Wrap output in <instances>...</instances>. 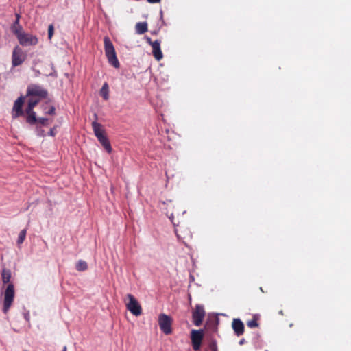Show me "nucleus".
Here are the masks:
<instances>
[{
	"mask_svg": "<svg viewBox=\"0 0 351 351\" xmlns=\"http://www.w3.org/2000/svg\"><path fill=\"white\" fill-rule=\"evenodd\" d=\"M95 120L92 123V128L94 134L97 138L99 142L104 147L108 153H111L112 151L110 143L105 134V131L103 129L101 124L97 121V115L95 114Z\"/></svg>",
	"mask_w": 351,
	"mask_h": 351,
	"instance_id": "obj_1",
	"label": "nucleus"
},
{
	"mask_svg": "<svg viewBox=\"0 0 351 351\" xmlns=\"http://www.w3.org/2000/svg\"><path fill=\"white\" fill-rule=\"evenodd\" d=\"M104 42L105 53L109 64L113 66L114 68H119L120 64L117 59L115 49L112 43L108 36L104 37Z\"/></svg>",
	"mask_w": 351,
	"mask_h": 351,
	"instance_id": "obj_2",
	"label": "nucleus"
},
{
	"mask_svg": "<svg viewBox=\"0 0 351 351\" xmlns=\"http://www.w3.org/2000/svg\"><path fill=\"white\" fill-rule=\"evenodd\" d=\"M14 298V287L13 284H9L3 293V312L7 313L12 304Z\"/></svg>",
	"mask_w": 351,
	"mask_h": 351,
	"instance_id": "obj_3",
	"label": "nucleus"
},
{
	"mask_svg": "<svg viewBox=\"0 0 351 351\" xmlns=\"http://www.w3.org/2000/svg\"><path fill=\"white\" fill-rule=\"evenodd\" d=\"M158 324L161 331L165 335L172 332V319L169 315L161 313L158 316Z\"/></svg>",
	"mask_w": 351,
	"mask_h": 351,
	"instance_id": "obj_4",
	"label": "nucleus"
},
{
	"mask_svg": "<svg viewBox=\"0 0 351 351\" xmlns=\"http://www.w3.org/2000/svg\"><path fill=\"white\" fill-rule=\"evenodd\" d=\"M129 301L126 303L127 309L135 316H138L142 313V308L136 299L130 293L127 295Z\"/></svg>",
	"mask_w": 351,
	"mask_h": 351,
	"instance_id": "obj_5",
	"label": "nucleus"
},
{
	"mask_svg": "<svg viewBox=\"0 0 351 351\" xmlns=\"http://www.w3.org/2000/svg\"><path fill=\"white\" fill-rule=\"evenodd\" d=\"M26 56L23 53L21 48L19 46H16L12 51V64L14 67L23 64L25 60Z\"/></svg>",
	"mask_w": 351,
	"mask_h": 351,
	"instance_id": "obj_6",
	"label": "nucleus"
},
{
	"mask_svg": "<svg viewBox=\"0 0 351 351\" xmlns=\"http://www.w3.org/2000/svg\"><path fill=\"white\" fill-rule=\"evenodd\" d=\"M204 338V331L202 330H192L191 339L193 348L195 351L200 349L202 339Z\"/></svg>",
	"mask_w": 351,
	"mask_h": 351,
	"instance_id": "obj_7",
	"label": "nucleus"
},
{
	"mask_svg": "<svg viewBox=\"0 0 351 351\" xmlns=\"http://www.w3.org/2000/svg\"><path fill=\"white\" fill-rule=\"evenodd\" d=\"M205 316V311L204 306L200 304H197L193 312V322L196 326L202 324Z\"/></svg>",
	"mask_w": 351,
	"mask_h": 351,
	"instance_id": "obj_8",
	"label": "nucleus"
},
{
	"mask_svg": "<svg viewBox=\"0 0 351 351\" xmlns=\"http://www.w3.org/2000/svg\"><path fill=\"white\" fill-rule=\"evenodd\" d=\"M145 39L147 43L149 44L152 47V53L155 59L158 61L160 60L163 58V55L160 49V41L158 40L152 41V39L149 37H146Z\"/></svg>",
	"mask_w": 351,
	"mask_h": 351,
	"instance_id": "obj_9",
	"label": "nucleus"
},
{
	"mask_svg": "<svg viewBox=\"0 0 351 351\" xmlns=\"http://www.w3.org/2000/svg\"><path fill=\"white\" fill-rule=\"evenodd\" d=\"M27 95L29 96H38L40 98L47 97L48 93L47 91L43 87L36 84H31L27 87Z\"/></svg>",
	"mask_w": 351,
	"mask_h": 351,
	"instance_id": "obj_10",
	"label": "nucleus"
},
{
	"mask_svg": "<svg viewBox=\"0 0 351 351\" xmlns=\"http://www.w3.org/2000/svg\"><path fill=\"white\" fill-rule=\"evenodd\" d=\"M19 43L23 46L36 45L38 43V38L30 34L24 33L18 39Z\"/></svg>",
	"mask_w": 351,
	"mask_h": 351,
	"instance_id": "obj_11",
	"label": "nucleus"
},
{
	"mask_svg": "<svg viewBox=\"0 0 351 351\" xmlns=\"http://www.w3.org/2000/svg\"><path fill=\"white\" fill-rule=\"evenodd\" d=\"M24 103L23 97H19L14 104L12 118L15 119L23 114L22 106Z\"/></svg>",
	"mask_w": 351,
	"mask_h": 351,
	"instance_id": "obj_12",
	"label": "nucleus"
},
{
	"mask_svg": "<svg viewBox=\"0 0 351 351\" xmlns=\"http://www.w3.org/2000/svg\"><path fill=\"white\" fill-rule=\"evenodd\" d=\"M232 326L237 336H240L244 332V324L240 319H234Z\"/></svg>",
	"mask_w": 351,
	"mask_h": 351,
	"instance_id": "obj_13",
	"label": "nucleus"
},
{
	"mask_svg": "<svg viewBox=\"0 0 351 351\" xmlns=\"http://www.w3.org/2000/svg\"><path fill=\"white\" fill-rule=\"evenodd\" d=\"M135 29L137 34H143L147 31V24L145 22L137 23Z\"/></svg>",
	"mask_w": 351,
	"mask_h": 351,
	"instance_id": "obj_14",
	"label": "nucleus"
},
{
	"mask_svg": "<svg viewBox=\"0 0 351 351\" xmlns=\"http://www.w3.org/2000/svg\"><path fill=\"white\" fill-rule=\"evenodd\" d=\"M2 281L3 284H7L10 282L11 278V271L8 269H3L1 272Z\"/></svg>",
	"mask_w": 351,
	"mask_h": 351,
	"instance_id": "obj_15",
	"label": "nucleus"
},
{
	"mask_svg": "<svg viewBox=\"0 0 351 351\" xmlns=\"http://www.w3.org/2000/svg\"><path fill=\"white\" fill-rule=\"evenodd\" d=\"M39 102V99H35V98H30L28 101L27 107L25 109L26 112H31L32 110H34V108L38 104Z\"/></svg>",
	"mask_w": 351,
	"mask_h": 351,
	"instance_id": "obj_16",
	"label": "nucleus"
},
{
	"mask_svg": "<svg viewBox=\"0 0 351 351\" xmlns=\"http://www.w3.org/2000/svg\"><path fill=\"white\" fill-rule=\"evenodd\" d=\"M26 113L27 114L26 121L31 125L34 124L37 121L36 112L34 110H32L31 112H26Z\"/></svg>",
	"mask_w": 351,
	"mask_h": 351,
	"instance_id": "obj_17",
	"label": "nucleus"
},
{
	"mask_svg": "<svg viewBox=\"0 0 351 351\" xmlns=\"http://www.w3.org/2000/svg\"><path fill=\"white\" fill-rule=\"evenodd\" d=\"M12 32L16 36L17 39L20 38L24 33L23 27L21 25L15 26L13 25L12 27Z\"/></svg>",
	"mask_w": 351,
	"mask_h": 351,
	"instance_id": "obj_18",
	"label": "nucleus"
},
{
	"mask_svg": "<svg viewBox=\"0 0 351 351\" xmlns=\"http://www.w3.org/2000/svg\"><path fill=\"white\" fill-rule=\"evenodd\" d=\"M76 269L79 271H84L88 269L87 263L83 260H79L76 263Z\"/></svg>",
	"mask_w": 351,
	"mask_h": 351,
	"instance_id": "obj_19",
	"label": "nucleus"
},
{
	"mask_svg": "<svg viewBox=\"0 0 351 351\" xmlns=\"http://www.w3.org/2000/svg\"><path fill=\"white\" fill-rule=\"evenodd\" d=\"M101 95L104 97V99L107 100L109 98V91H108V85L107 83H104L101 89Z\"/></svg>",
	"mask_w": 351,
	"mask_h": 351,
	"instance_id": "obj_20",
	"label": "nucleus"
},
{
	"mask_svg": "<svg viewBox=\"0 0 351 351\" xmlns=\"http://www.w3.org/2000/svg\"><path fill=\"white\" fill-rule=\"evenodd\" d=\"M25 237H26V230L23 229L20 232V233L19 234L18 239H17V243L19 245L23 243V242L24 241V240L25 239Z\"/></svg>",
	"mask_w": 351,
	"mask_h": 351,
	"instance_id": "obj_21",
	"label": "nucleus"
},
{
	"mask_svg": "<svg viewBox=\"0 0 351 351\" xmlns=\"http://www.w3.org/2000/svg\"><path fill=\"white\" fill-rule=\"evenodd\" d=\"M247 325L250 328H255L258 326V322L255 319H253L252 320H250L247 322Z\"/></svg>",
	"mask_w": 351,
	"mask_h": 351,
	"instance_id": "obj_22",
	"label": "nucleus"
},
{
	"mask_svg": "<svg viewBox=\"0 0 351 351\" xmlns=\"http://www.w3.org/2000/svg\"><path fill=\"white\" fill-rule=\"evenodd\" d=\"M53 34V25H50L48 27V38L49 39H51Z\"/></svg>",
	"mask_w": 351,
	"mask_h": 351,
	"instance_id": "obj_23",
	"label": "nucleus"
},
{
	"mask_svg": "<svg viewBox=\"0 0 351 351\" xmlns=\"http://www.w3.org/2000/svg\"><path fill=\"white\" fill-rule=\"evenodd\" d=\"M36 132H37L38 136H45V131L43 129H42L41 127H39V126L36 127Z\"/></svg>",
	"mask_w": 351,
	"mask_h": 351,
	"instance_id": "obj_24",
	"label": "nucleus"
},
{
	"mask_svg": "<svg viewBox=\"0 0 351 351\" xmlns=\"http://www.w3.org/2000/svg\"><path fill=\"white\" fill-rule=\"evenodd\" d=\"M38 121L42 125H47L48 124V119H47V118H40L38 119Z\"/></svg>",
	"mask_w": 351,
	"mask_h": 351,
	"instance_id": "obj_25",
	"label": "nucleus"
},
{
	"mask_svg": "<svg viewBox=\"0 0 351 351\" xmlns=\"http://www.w3.org/2000/svg\"><path fill=\"white\" fill-rule=\"evenodd\" d=\"M210 346L213 351H218L217 346L215 341L212 342Z\"/></svg>",
	"mask_w": 351,
	"mask_h": 351,
	"instance_id": "obj_26",
	"label": "nucleus"
},
{
	"mask_svg": "<svg viewBox=\"0 0 351 351\" xmlns=\"http://www.w3.org/2000/svg\"><path fill=\"white\" fill-rule=\"evenodd\" d=\"M55 110H56L55 107L51 106V107L49 108V111L47 112V113H48L49 114H55Z\"/></svg>",
	"mask_w": 351,
	"mask_h": 351,
	"instance_id": "obj_27",
	"label": "nucleus"
},
{
	"mask_svg": "<svg viewBox=\"0 0 351 351\" xmlns=\"http://www.w3.org/2000/svg\"><path fill=\"white\" fill-rule=\"evenodd\" d=\"M49 134L51 136H54L56 133L54 132V129L53 128H51L49 132Z\"/></svg>",
	"mask_w": 351,
	"mask_h": 351,
	"instance_id": "obj_28",
	"label": "nucleus"
},
{
	"mask_svg": "<svg viewBox=\"0 0 351 351\" xmlns=\"http://www.w3.org/2000/svg\"><path fill=\"white\" fill-rule=\"evenodd\" d=\"M161 0H147V1L150 3H159Z\"/></svg>",
	"mask_w": 351,
	"mask_h": 351,
	"instance_id": "obj_29",
	"label": "nucleus"
},
{
	"mask_svg": "<svg viewBox=\"0 0 351 351\" xmlns=\"http://www.w3.org/2000/svg\"><path fill=\"white\" fill-rule=\"evenodd\" d=\"M24 317H25V319L27 321H29V313H25V315H24Z\"/></svg>",
	"mask_w": 351,
	"mask_h": 351,
	"instance_id": "obj_30",
	"label": "nucleus"
},
{
	"mask_svg": "<svg viewBox=\"0 0 351 351\" xmlns=\"http://www.w3.org/2000/svg\"><path fill=\"white\" fill-rule=\"evenodd\" d=\"M15 25V26L20 25H19V20L16 19V21H15V22L14 23V25Z\"/></svg>",
	"mask_w": 351,
	"mask_h": 351,
	"instance_id": "obj_31",
	"label": "nucleus"
},
{
	"mask_svg": "<svg viewBox=\"0 0 351 351\" xmlns=\"http://www.w3.org/2000/svg\"><path fill=\"white\" fill-rule=\"evenodd\" d=\"M244 342H245V339H241V340L239 341V344H240V345H242V344H243V343H244Z\"/></svg>",
	"mask_w": 351,
	"mask_h": 351,
	"instance_id": "obj_32",
	"label": "nucleus"
},
{
	"mask_svg": "<svg viewBox=\"0 0 351 351\" xmlns=\"http://www.w3.org/2000/svg\"><path fill=\"white\" fill-rule=\"evenodd\" d=\"M175 232H176V234H177V237H178V238H180V234H178V230L176 229V230H175Z\"/></svg>",
	"mask_w": 351,
	"mask_h": 351,
	"instance_id": "obj_33",
	"label": "nucleus"
},
{
	"mask_svg": "<svg viewBox=\"0 0 351 351\" xmlns=\"http://www.w3.org/2000/svg\"><path fill=\"white\" fill-rule=\"evenodd\" d=\"M16 19H18V20L20 19V14H16Z\"/></svg>",
	"mask_w": 351,
	"mask_h": 351,
	"instance_id": "obj_34",
	"label": "nucleus"
},
{
	"mask_svg": "<svg viewBox=\"0 0 351 351\" xmlns=\"http://www.w3.org/2000/svg\"><path fill=\"white\" fill-rule=\"evenodd\" d=\"M62 351H66V346H64V347L63 348Z\"/></svg>",
	"mask_w": 351,
	"mask_h": 351,
	"instance_id": "obj_35",
	"label": "nucleus"
}]
</instances>
